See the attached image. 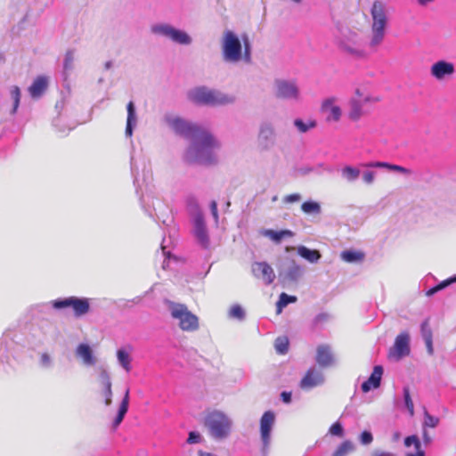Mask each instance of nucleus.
Instances as JSON below:
<instances>
[{"label": "nucleus", "instance_id": "f257e3e1", "mask_svg": "<svg viewBox=\"0 0 456 456\" xmlns=\"http://www.w3.org/2000/svg\"><path fill=\"white\" fill-rule=\"evenodd\" d=\"M216 148H219V142L204 129L187 149L185 159L190 164H213L216 162L213 150Z\"/></svg>", "mask_w": 456, "mask_h": 456}, {"label": "nucleus", "instance_id": "f03ea898", "mask_svg": "<svg viewBox=\"0 0 456 456\" xmlns=\"http://www.w3.org/2000/svg\"><path fill=\"white\" fill-rule=\"evenodd\" d=\"M242 44L236 34L231 30H226L224 33L222 40V53L223 58L228 62H238L242 57L247 62L250 61V44L246 35L242 37Z\"/></svg>", "mask_w": 456, "mask_h": 456}, {"label": "nucleus", "instance_id": "7ed1b4c3", "mask_svg": "<svg viewBox=\"0 0 456 456\" xmlns=\"http://www.w3.org/2000/svg\"><path fill=\"white\" fill-rule=\"evenodd\" d=\"M188 98L194 103L209 106L225 105L233 102L235 100L232 95L208 89L206 86H199L191 90L188 93Z\"/></svg>", "mask_w": 456, "mask_h": 456}, {"label": "nucleus", "instance_id": "20e7f679", "mask_svg": "<svg viewBox=\"0 0 456 456\" xmlns=\"http://www.w3.org/2000/svg\"><path fill=\"white\" fill-rule=\"evenodd\" d=\"M370 14L372 18V38L370 45L377 46L383 41L385 28L387 24V17L384 4L379 1H375L371 8Z\"/></svg>", "mask_w": 456, "mask_h": 456}, {"label": "nucleus", "instance_id": "39448f33", "mask_svg": "<svg viewBox=\"0 0 456 456\" xmlns=\"http://www.w3.org/2000/svg\"><path fill=\"white\" fill-rule=\"evenodd\" d=\"M205 426L208 428L213 437L224 439L231 431L232 422L224 412L213 411L207 415Z\"/></svg>", "mask_w": 456, "mask_h": 456}, {"label": "nucleus", "instance_id": "423d86ee", "mask_svg": "<svg viewBox=\"0 0 456 456\" xmlns=\"http://www.w3.org/2000/svg\"><path fill=\"white\" fill-rule=\"evenodd\" d=\"M171 316L179 321V327L183 331H194L199 328V319L183 304L170 303Z\"/></svg>", "mask_w": 456, "mask_h": 456}, {"label": "nucleus", "instance_id": "0eeeda50", "mask_svg": "<svg viewBox=\"0 0 456 456\" xmlns=\"http://www.w3.org/2000/svg\"><path fill=\"white\" fill-rule=\"evenodd\" d=\"M53 306L55 309L71 307L75 316L80 317L86 314L89 312L90 302L88 298L69 297L67 298L56 299L53 301Z\"/></svg>", "mask_w": 456, "mask_h": 456}, {"label": "nucleus", "instance_id": "6e6552de", "mask_svg": "<svg viewBox=\"0 0 456 456\" xmlns=\"http://www.w3.org/2000/svg\"><path fill=\"white\" fill-rule=\"evenodd\" d=\"M167 121L176 134L186 138L195 139L204 130L196 124L187 122L178 117H169Z\"/></svg>", "mask_w": 456, "mask_h": 456}, {"label": "nucleus", "instance_id": "1a4fd4ad", "mask_svg": "<svg viewBox=\"0 0 456 456\" xmlns=\"http://www.w3.org/2000/svg\"><path fill=\"white\" fill-rule=\"evenodd\" d=\"M410 336L407 332H401L395 338L393 347L390 348L388 357L399 361L410 354Z\"/></svg>", "mask_w": 456, "mask_h": 456}, {"label": "nucleus", "instance_id": "9d476101", "mask_svg": "<svg viewBox=\"0 0 456 456\" xmlns=\"http://www.w3.org/2000/svg\"><path fill=\"white\" fill-rule=\"evenodd\" d=\"M152 31L165 35L170 37L173 41L182 45H188L191 42L190 37L185 32L175 29L168 25L155 26L152 28Z\"/></svg>", "mask_w": 456, "mask_h": 456}, {"label": "nucleus", "instance_id": "9b49d317", "mask_svg": "<svg viewBox=\"0 0 456 456\" xmlns=\"http://www.w3.org/2000/svg\"><path fill=\"white\" fill-rule=\"evenodd\" d=\"M324 382V377L321 370L314 367L307 370L305 376L299 383V387L303 390H309L315 387L321 386Z\"/></svg>", "mask_w": 456, "mask_h": 456}, {"label": "nucleus", "instance_id": "f8f14e48", "mask_svg": "<svg viewBox=\"0 0 456 456\" xmlns=\"http://www.w3.org/2000/svg\"><path fill=\"white\" fill-rule=\"evenodd\" d=\"M193 234L202 248H208L209 247V237L203 215L200 213L197 214L194 217Z\"/></svg>", "mask_w": 456, "mask_h": 456}, {"label": "nucleus", "instance_id": "ddd939ff", "mask_svg": "<svg viewBox=\"0 0 456 456\" xmlns=\"http://www.w3.org/2000/svg\"><path fill=\"white\" fill-rule=\"evenodd\" d=\"M276 96L281 99L297 100L299 97V90L294 82L277 80Z\"/></svg>", "mask_w": 456, "mask_h": 456}, {"label": "nucleus", "instance_id": "4468645a", "mask_svg": "<svg viewBox=\"0 0 456 456\" xmlns=\"http://www.w3.org/2000/svg\"><path fill=\"white\" fill-rule=\"evenodd\" d=\"M336 102L337 99L335 97H330L322 102L321 111L325 114L326 121L328 122H337L340 119L342 112L340 107L336 105Z\"/></svg>", "mask_w": 456, "mask_h": 456}, {"label": "nucleus", "instance_id": "2eb2a0df", "mask_svg": "<svg viewBox=\"0 0 456 456\" xmlns=\"http://www.w3.org/2000/svg\"><path fill=\"white\" fill-rule=\"evenodd\" d=\"M253 274L262 279L266 285H270L275 279L273 269L266 262H256L252 265Z\"/></svg>", "mask_w": 456, "mask_h": 456}, {"label": "nucleus", "instance_id": "dca6fc26", "mask_svg": "<svg viewBox=\"0 0 456 456\" xmlns=\"http://www.w3.org/2000/svg\"><path fill=\"white\" fill-rule=\"evenodd\" d=\"M275 419L274 413L273 411H265L260 419V433L261 439L265 447H267L270 442L271 430L273 426Z\"/></svg>", "mask_w": 456, "mask_h": 456}, {"label": "nucleus", "instance_id": "f3484780", "mask_svg": "<svg viewBox=\"0 0 456 456\" xmlns=\"http://www.w3.org/2000/svg\"><path fill=\"white\" fill-rule=\"evenodd\" d=\"M430 72L434 77L442 80L454 73V65L445 61H439L432 65Z\"/></svg>", "mask_w": 456, "mask_h": 456}, {"label": "nucleus", "instance_id": "a211bd4d", "mask_svg": "<svg viewBox=\"0 0 456 456\" xmlns=\"http://www.w3.org/2000/svg\"><path fill=\"white\" fill-rule=\"evenodd\" d=\"M316 362L320 367L327 368L333 364L334 358L328 345H320L316 349Z\"/></svg>", "mask_w": 456, "mask_h": 456}, {"label": "nucleus", "instance_id": "6ab92c4d", "mask_svg": "<svg viewBox=\"0 0 456 456\" xmlns=\"http://www.w3.org/2000/svg\"><path fill=\"white\" fill-rule=\"evenodd\" d=\"M382 375L383 368L380 365L375 366L370 378L362 384V390L366 393L378 388L380 386Z\"/></svg>", "mask_w": 456, "mask_h": 456}, {"label": "nucleus", "instance_id": "aec40b11", "mask_svg": "<svg viewBox=\"0 0 456 456\" xmlns=\"http://www.w3.org/2000/svg\"><path fill=\"white\" fill-rule=\"evenodd\" d=\"M370 101V96H365L362 100L353 98L349 101L348 117L353 121H357L363 115L362 102Z\"/></svg>", "mask_w": 456, "mask_h": 456}, {"label": "nucleus", "instance_id": "412c9836", "mask_svg": "<svg viewBox=\"0 0 456 456\" xmlns=\"http://www.w3.org/2000/svg\"><path fill=\"white\" fill-rule=\"evenodd\" d=\"M47 86V78L44 76H38L28 87V93L32 98L38 99L44 94Z\"/></svg>", "mask_w": 456, "mask_h": 456}, {"label": "nucleus", "instance_id": "4be33fe9", "mask_svg": "<svg viewBox=\"0 0 456 456\" xmlns=\"http://www.w3.org/2000/svg\"><path fill=\"white\" fill-rule=\"evenodd\" d=\"M356 35L352 34L351 38H345L339 42V47L344 52L353 55H362V51L360 49V45L356 41Z\"/></svg>", "mask_w": 456, "mask_h": 456}, {"label": "nucleus", "instance_id": "5701e85b", "mask_svg": "<svg viewBox=\"0 0 456 456\" xmlns=\"http://www.w3.org/2000/svg\"><path fill=\"white\" fill-rule=\"evenodd\" d=\"M274 132L272 126H263L258 134V142L262 149L266 150L273 144Z\"/></svg>", "mask_w": 456, "mask_h": 456}, {"label": "nucleus", "instance_id": "b1692460", "mask_svg": "<svg viewBox=\"0 0 456 456\" xmlns=\"http://www.w3.org/2000/svg\"><path fill=\"white\" fill-rule=\"evenodd\" d=\"M362 167H380V168H387L391 171H395L403 175H411V170L399 165L395 164H389L387 162H381V161H374V162H368L362 164Z\"/></svg>", "mask_w": 456, "mask_h": 456}, {"label": "nucleus", "instance_id": "393cba45", "mask_svg": "<svg viewBox=\"0 0 456 456\" xmlns=\"http://www.w3.org/2000/svg\"><path fill=\"white\" fill-rule=\"evenodd\" d=\"M100 378L101 384H105V389L102 390L104 403L106 406H110L112 403V383L110 377L105 370H102Z\"/></svg>", "mask_w": 456, "mask_h": 456}, {"label": "nucleus", "instance_id": "a878e982", "mask_svg": "<svg viewBox=\"0 0 456 456\" xmlns=\"http://www.w3.org/2000/svg\"><path fill=\"white\" fill-rule=\"evenodd\" d=\"M129 393H130V390L129 388L127 387L125 391V395H124V397L120 403V405H119V408H118V412L114 419V422H113V428H117L120 423L123 421L124 419V417L125 415L126 414L127 411H128V406H129Z\"/></svg>", "mask_w": 456, "mask_h": 456}, {"label": "nucleus", "instance_id": "bb28decb", "mask_svg": "<svg viewBox=\"0 0 456 456\" xmlns=\"http://www.w3.org/2000/svg\"><path fill=\"white\" fill-rule=\"evenodd\" d=\"M76 354L80 357L84 363L86 365H94L95 359L93 355V351L87 344H80L76 350Z\"/></svg>", "mask_w": 456, "mask_h": 456}, {"label": "nucleus", "instance_id": "cd10ccee", "mask_svg": "<svg viewBox=\"0 0 456 456\" xmlns=\"http://www.w3.org/2000/svg\"><path fill=\"white\" fill-rule=\"evenodd\" d=\"M404 445L406 447L414 446L415 452H408L406 456H425L424 451L421 449V444L419 437L415 435L407 436L404 439Z\"/></svg>", "mask_w": 456, "mask_h": 456}, {"label": "nucleus", "instance_id": "c85d7f7f", "mask_svg": "<svg viewBox=\"0 0 456 456\" xmlns=\"http://www.w3.org/2000/svg\"><path fill=\"white\" fill-rule=\"evenodd\" d=\"M264 235L271 239L273 241L279 243L284 238L293 237L294 233L290 230L274 231L269 229L264 232Z\"/></svg>", "mask_w": 456, "mask_h": 456}, {"label": "nucleus", "instance_id": "c756f323", "mask_svg": "<svg viewBox=\"0 0 456 456\" xmlns=\"http://www.w3.org/2000/svg\"><path fill=\"white\" fill-rule=\"evenodd\" d=\"M298 255L306 259L310 263H316L321 258V254L316 249H310L305 246H301L297 249Z\"/></svg>", "mask_w": 456, "mask_h": 456}, {"label": "nucleus", "instance_id": "7c9ffc66", "mask_svg": "<svg viewBox=\"0 0 456 456\" xmlns=\"http://www.w3.org/2000/svg\"><path fill=\"white\" fill-rule=\"evenodd\" d=\"M355 449L354 443L350 440H345L335 450L331 456H346Z\"/></svg>", "mask_w": 456, "mask_h": 456}, {"label": "nucleus", "instance_id": "2f4dec72", "mask_svg": "<svg viewBox=\"0 0 456 456\" xmlns=\"http://www.w3.org/2000/svg\"><path fill=\"white\" fill-rule=\"evenodd\" d=\"M341 258L347 263L361 262L364 254L361 251L346 250L341 253Z\"/></svg>", "mask_w": 456, "mask_h": 456}, {"label": "nucleus", "instance_id": "473e14b6", "mask_svg": "<svg viewBox=\"0 0 456 456\" xmlns=\"http://www.w3.org/2000/svg\"><path fill=\"white\" fill-rule=\"evenodd\" d=\"M289 338L287 337H279L275 339V350L280 354H285L289 351Z\"/></svg>", "mask_w": 456, "mask_h": 456}, {"label": "nucleus", "instance_id": "72a5a7b5", "mask_svg": "<svg viewBox=\"0 0 456 456\" xmlns=\"http://www.w3.org/2000/svg\"><path fill=\"white\" fill-rule=\"evenodd\" d=\"M359 175L360 170L351 166H346L342 169V175L349 182L356 180Z\"/></svg>", "mask_w": 456, "mask_h": 456}, {"label": "nucleus", "instance_id": "f704fd0d", "mask_svg": "<svg viewBox=\"0 0 456 456\" xmlns=\"http://www.w3.org/2000/svg\"><path fill=\"white\" fill-rule=\"evenodd\" d=\"M294 125L300 133H305L309 129L314 128L317 124L315 120H309L307 123H305L302 119L297 118L294 120Z\"/></svg>", "mask_w": 456, "mask_h": 456}, {"label": "nucleus", "instance_id": "c9c22d12", "mask_svg": "<svg viewBox=\"0 0 456 456\" xmlns=\"http://www.w3.org/2000/svg\"><path fill=\"white\" fill-rule=\"evenodd\" d=\"M117 356H118V362L122 365V367L126 371H130V370H131V365H130L131 359H130L129 354L126 351L120 349V350H118L117 352Z\"/></svg>", "mask_w": 456, "mask_h": 456}, {"label": "nucleus", "instance_id": "e433bc0d", "mask_svg": "<svg viewBox=\"0 0 456 456\" xmlns=\"http://www.w3.org/2000/svg\"><path fill=\"white\" fill-rule=\"evenodd\" d=\"M297 301V297L295 296H289L286 293H281L277 303L278 312L281 311L282 307H285L289 303H294Z\"/></svg>", "mask_w": 456, "mask_h": 456}, {"label": "nucleus", "instance_id": "4c0bfd02", "mask_svg": "<svg viewBox=\"0 0 456 456\" xmlns=\"http://www.w3.org/2000/svg\"><path fill=\"white\" fill-rule=\"evenodd\" d=\"M301 209L306 213H319L321 210L320 205L314 201H305L302 204Z\"/></svg>", "mask_w": 456, "mask_h": 456}, {"label": "nucleus", "instance_id": "58836bf2", "mask_svg": "<svg viewBox=\"0 0 456 456\" xmlns=\"http://www.w3.org/2000/svg\"><path fill=\"white\" fill-rule=\"evenodd\" d=\"M403 397L406 408L411 416L414 415V404L411 397L410 389L408 387H404L403 389Z\"/></svg>", "mask_w": 456, "mask_h": 456}, {"label": "nucleus", "instance_id": "ea45409f", "mask_svg": "<svg viewBox=\"0 0 456 456\" xmlns=\"http://www.w3.org/2000/svg\"><path fill=\"white\" fill-rule=\"evenodd\" d=\"M439 423V419L437 417L430 415L427 410L424 412V427L428 428H436Z\"/></svg>", "mask_w": 456, "mask_h": 456}, {"label": "nucleus", "instance_id": "a19ab883", "mask_svg": "<svg viewBox=\"0 0 456 456\" xmlns=\"http://www.w3.org/2000/svg\"><path fill=\"white\" fill-rule=\"evenodd\" d=\"M229 315L232 318L242 320L244 318V311L239 305H234L231 307Z\"/></svg>", "mask_w": 456, "mask_h": 456}, {"label": "nucleus", "instance_id": "79ce46f5", "mask_svg": "<svg viewBox=\"0 0 456 456\" xmlns=\"http://www.w3.org/2000/svg\"><path fill=\"white\" fill-rule=\"evenodd\" d=\"M421 335L423 339L433 338L431 328L428 320H425L421 324Z\"/></svg>", "mask_w": 456, "mask_h": 456}, {"label": "nucleus", "instance_id": "37998d69", "mask_svg": "<svg viewBox=\"0 0 456 456\" xmlns=\"http://www.w3.org/2000/svg\"><path fill=\"white\" fill-rule=\"evenodd\" d=\"M330 433L332 436H339V437L343 436L344 429H343L342 425L339 422L333 423L331 425V427L330 428Z\"/></svg>", "mask_w": 456, "mask_h": 456}, {"label": "nucleus", "instance_id": "c03bdc74", "mask_svg": "<svg viewBox=\"0 0 456 456\" xmlns=\"http://www.w3.org/2000/svg\"><path fill=\"white\" fill-rule=\"evenodd\" d=\"M11 94H12V97L14 101V111L17 110L18 106H19V103H20V88L18 86H13L12 88V91H11Z\"/></svg>", "mask_w": 456, "mask_h": 456}, {"label": "nucleus", "instance_id": "a18cd8bd", "mask_svg": "<svg viewBox=\"0 0 456 456\" xmlns=\"http://www.w3.org/2000/svg\"><path fill=\"white\" fill-rule=\"evenodd\" d=\"M360 441L362 444H370L373 441V436L370 432L363 431L360 436Z\"/></svg>", "mask_w": 456, "mask_h": 456}, {"label": "nucleus", "instance_id": "49530a36", "mask_svg": "<svg viewBox=\"0 0 456 456\" xmlns=\"http://www.w3.org/2000/svg\"><path fill=\"white\" fill-rule=\"evenodd\" d=\"M375 179V173L372 171H365L362 175V181L367 184H371Z\"/></svg>", "mask_w": 456, "mask_h": 456}, {"label": "nucleus", "instance_id": "de8ad7c7", "mask_svg": "<svg viewBox=\"0 0 456 456\" xmlns=\"http://www.w3.org/2000/svg\"><path fill=\"white\" fill-rule=\"evenodd\" d=\"M127 119L135 120V110L133 102H129L127 104Z\"/></svg>", "mask_w": 456, "mask_h": 456}, {"label": "nucleus", "instance_id": "09e8293b", "mask_svg": "<svg viewBox=\"0 0 456 456\" xmlns=\"http://www.w3.org/2000/svg\"><path fill=\"white\" fill-rule=\"evenodd\" d=\"M73 53L71 51H69L66 53V55H65V61H64V68L65 69H69L72 65V62H73Z\"/></svg>", "mask_w": 456, "mask_h": 456}, {"label": "nucleus", "instance_id": "8fccbe9b", "mask_svg": "<svg viewBox=\"0 0 456 456\" xmlns=\"http://www.w3.org/2000/svg\"><path fill=\"white\" fill-rule=\"evenodd\" d=\"M301 199L300 195L297 194V193H293V194H289V195H287L285 198H284V202L286 203H293V202H297L299 201Z\"/></svg>", "mask_w": 456, "mask_h": 456}, {"label": "nucleus", "instance_id": "3c124183", "mask_svg": "<svg viewBox=\"0 0 456 456\" xmlns=\"http://www.w3.org/2000/svg\"><path fill=\"white\" fill-rule=\"evenodd\" d=\"M200 440V436L195 432H190L187 442L189 444H197Z\"/></svg>", "mask_w": 456, "mask_h": 456}, {"label": "nucleus", "instance_id": "603ef678", "mask_svg": "<svg viewBox=\"0 0 456 456\" xmlns=\"http://www.w3.org/2000/svg\"><path fill=\"white\" fill-rule=\"evenodd\" d=\"M451 284H452V280H451V278H448V279H446V280H444V281H441V282H440L439 284H437L436 287L437 291H439V290H441V289H443L446 288L447 286H449V285H451Z\"/></svg>", "mask_w": 456, "mask_h": 456}, {"label": "nucleus", "instance_id": "864d4df0", "mask_svg": "<svg viewBox=\"0 0 456 456\" xmlns=\"http://www.w3.org/2000/svg\"><path fill=\"white\" fill-rule=\"evenodd\" d=\"M424 341H425L427 351H428V354H430V355L433 354V353H434L433 338L424 339Z\"/></svg>", "mask_w": 456, "mask_h": 456}, {"label": "nucleus", "instance_id": "5fc2aeb1", "mask_svg": "<svg viewBox=\"0 0 456 456\" xmlns=\"http://www.w3.org/2000/svg\"><path fill=\"white\" fill-rule=\"evenodd\" d=\"M41 363L44 366H48L51 362L50 355L47 353H43L40 357Z\"/></svg>", "mask_w": 456, "mask_h": 456}, {"label": "nucleus", "instance_id": "6e6d98bb", "mask_svg": "<svg viewBox=\"0 0 456 456\" xmlns=\"http://www.w3.org/2000/svg\"><path fill=\"white\" fill-rule=\"evenodd\" d=\"M210 209L213 216L216 218V220L218 219V211H217V203L216 201L213 200L210 204Z\"/></svg>", "mask_w": 456, "mask_h": 456}, {"label": "nucleus", "instance_id": "4d7b16f0", "mask_svg": "<svg viewBox=\"0 0 456 456\" xmlns=\"http://www.w3.org/2000/svg\"><path fill=\"white\" fill-rule=\"evenodd\" d=\"M135 120H130V119H127L126 120V134L128 135V136H131L132 134H133V123L134 122Z\"/></svg>", "mask_w": 456, "mask_h": 456}, {"label": "nucleus", "instance_id": "13d9d810", "mask_svg": "<svg viewBox=\"0 0 456 456\" xmlns=\"http://www.w3.org/2000/svg\"><path fill=\"white\" fill-rule=\"evenodd\" d=\"M281 397L282 399V401L286 403H289L291 402V393L290 392H282L281 395Z\"/></svg>", "mask_w": 456, "mask_h": 456}, {"label": "nucleus", "instance_id": "bf43d9fd", "mask_svg": "<svg viewBox=\"0 0 456 456\" xmlns=\"http://www.w3.org/2000/svg\"><path fill=\"white\" fill-rule=\"evenodd\" d=\"M436 292H438V291L436 289V287L435 286V287L431 288L430 289H428L427 291L426 295L427 296H432V295L436 294Z\"/></svg>", "mask_w": 456, "mask_h": 456}, {"label": "nucleus", "instance_id": "052dcab7", "mask_svg": "<svg viewBox=\"0 0 456 456\" xmlns=\"http://www.w3.org/2000/svg\"><path fill=\"white\" fill-rule=\"evenodd\" d=\"M374 456H395V455L391 452H381L379 453H376Z\"/></svg>", "mask_w": 456, "mask_h": 456}, {"label": "nucleus", "instance_id": "680f3d73", "mask_svg": "<svg viewBox=\"0 0 456 456\" xmlns=\"http://www.w3.org/2000/svg\"><path fill=\"white\" fill-rule=\"evenodd\" d=\"M423 440H424V443H426V444H428L431 441L430 437L428 436L426 431H424V433H423Z\"/></svg>", "mask_w": 456, "mask_h": 456}, {"label": "nucleus", "instance_id": "e2e57ef3", "mask_svg": "<svg viewBox=\"0 0 456 456\" xmlns=\"http://www.w3.org/2000/svg\"><path fill=\"white\" fill-rule=\"evenodd\" d=\"M434 0H418L419 4L420 5H426L428 3L433 2Z\"/></svg>", "mask_w": 456, "mask_h": 456}, {"label": "nucleus", "instance_id": "0e129e2a", "mask_svg": "<svg viewBox=\"0 0 456 456\" xmlns=\"http://www.w3.org/2000/svg\"><path fill=\"white\" fill-rule=\"evenodd\" d=\"M355 94L357 95L358 99L362 100L361 98H362V96H363V95H362V94L361 93V91H360V89H359V88H357V89L355 90Z\"/></svg>", "mask_w": 456, "mask_h": 456}, {"label": "nucleus", "instance_id": "69168bd1", "mask_svg": "<svg viewBox=\"0 0 456 456\" xmlns=\"http://www.w3.org/2000/svg\"><path fill=\"white\" fill-rule=\"evenodd\" d=\"M325 319V315L324 314H319L317 317H316V320L317 321H322V320H324Z\"/></svg>", "mask_w": 456, "mask_h": 456}, {"label": "nucleus", "instance_id": "338daca9", "mask_svg": "<svg viewBox=\"0 0 456 456\" xmlns=\"http://www.w3.org/2000/svg\"><path fill=\"white\" fill-rule=\"evenodd\" d=\"M200 456H212V455H211L210 453H208V452H207V453H203V452H201V453L200 454Z\"/></svg>", "mask_w": 456, "mask_h": 456}, {"label": "nucleus", "instance_id": "774afa93", "mask_svg": "<svg viewBox=\"0 0 456 456\" xmlns=\"http://www.w3.org/2000/svg\"><path fill=\"white\" fill-rule=\"evenodd\" d=\"M451 280H452V283L456 282V275L453 276V277H451Z\"/></svg>", "mask_w": 456, "mask_h": 456}]
</instances>
